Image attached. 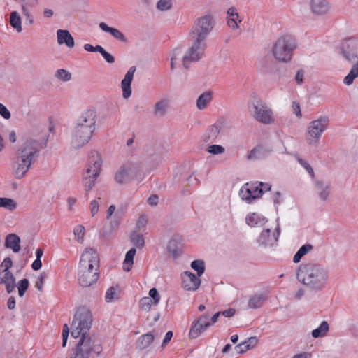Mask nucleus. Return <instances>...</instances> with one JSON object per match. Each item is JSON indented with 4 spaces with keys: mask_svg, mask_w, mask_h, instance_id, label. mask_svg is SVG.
Listing matches in <instances>:
<instances>
[{
    "mask_svg": "<svg viewBox=\"0 0 358 358\" xmlns=\"http://www.w3.org/2000/svg\"><path fill=\"white\" fill-rule=\"evenodd\" d=\"M296 278L310 291L320 292L328 284L329 271L319 264L303 263L296 271Z\"/></svg>",
    "mask_w": 358,
    "mask_h": 358,
    "instance_id": "nucleus-1",
    "label": "nucleus"
},
{
    "mask_svg": "<svg viewBox=\"0 0 358 358\" xmlns=\"http://www.w3.org/2000/svg\"><path fill=\"white\" fill-rule=\"evenodd\" d=\"M39 142L36 139L26 140L17 151L12 162V173L17 179L23 178L39 155Z\"/></svg>",
    "mask_w": 358,
    "mask_h": 358,
    "instance_id": "nucleus-2",
    "label": "nucleus"
},
{
    "mask_svg": "<svg viewBox=\"0 0 358 358\" xmlns=\"http://www.w3.org/2000/svg\"><path fill=\"white\" fill-rule=\"evenodd\" d=\"M92 324V315L86 307H80L76 312L71 324V334L74 338L92 337L90 330Z\"/></svg>",
    "mask_w": 358,
    "mask_h": 358,
    "instance_id": "nucleus-3",
    "label": "nucleus"
},
{
    "mask_svg": "<svg viewBox=\"0 0 358 358\" xmlns=\"http://www.w3.org/2000/svg\"><path fill=\"white\" fill-rule=\"evenodd\" d=\"M250 115L256 121L264 124H271L275 122L273 112L268 105L258 97H254L248 103Z\"/></svg>",
    "mask_w": 358,
    "mask_h": 358,
    "instance_id": "nucleus-4",
    "label": "nucleus"
},
{
    "mask_svg": "<svg viewBox=\"0 0 358 358\" xmlns=\"http://www.w3.org/2000/svg\"><path fill=\"white\" fill-rule=\"evenodd\" d=\"M296 48L294 38L290 35H283L273 43L272 52L278 61L288 62L292 59L293 51Z\"/></svg>",
    "mask_w": 358,
    "mask_h": 358,
    "instance_id": "nucleus-5",
    "label": "nucleus"
},
{
    "mask_svg": "<svg viewBox=\"0 0 358 358\" xmlns=\"http://www.w3.org/2000/svg\"><path fill=\"white\" fill-rule=\"evenodd\" d=\"M101 164L100 155L96 151H92L90 154L88 166L83 178V184L86 192L90 191L94 187L95 180L99 175Z\"/></svg>",
    "mask_w": 358,
    "mask_h": 358,
    "instance_id": "nucleus-6",
    "label": "nucleus"
},
{
    "mask_svg": "<svg viewBox=\"0 0 358 358\" xmlns=\"http://www.w3.org/2000/svg\"><path fill=\"white\" fill-rule=\"evenodd\" d=\"M102 348L93 337H80L73 348L70 358H90L93 353L99 355Z\"/></svg>",
    "mask_w": 358,
    "mask_h": 358,
    "instance_id": "nucleus-7",
    "label": "nucleus"
},
{
    "mask_svg": "<svg viewBox=\"0 0 358 358\" xmlns=\"http://www.w3.org/2000/svg\"><path fill=\"white\" fill-rule=\"evenodd\" d=\"M141 164L138 161H127L116 172L115 180L118 184H125L141 176Z\"/></svg>",
    "mask_w": 358,
    "mask_h": 358,
    "instance_id": "nucleus-8",
    "label": "nucleus"
},
{
    "mask_svg": "<svg viewBox=\"0 0 358 358\" xmlns=\"http://www.w3.org/2000/svg\"><path fill=\"white\" fill-rule=\"evenodd\" d=\"M215 23V19L210 14L197 18L191 31L192 38H197L206 41L208 34L213 29Z\"/></svg>",
    "mask_w": 358,
    "mask_h": 358,
    "instance_id": "nucleus-9",
    "label": "nucleus"
},
{
    "mask_svg": "<svg viewBox=\"0 0 358 358\" xmlns=\"http://www.w3.org/2000/svg\"><path fill=\"white\" fill-rule=\"evenodd\" d=\"M329 120L327 116H321L311 121L306 131V141L310 145H317L322 133L327 129Z\"/></svg>",
    "mask_w": 358,
    "mask_h": 358,
    "instance_id": "nucleus-10",
    "label": "nucleus"
},
{
    "mask_svg": "<svg viewBox=\"0 0 358 358\" xmlns=\"http://www.w3.org/2000/svg\"><path fill=\"white\" fill-rule=\"evenodd\" d=\"M206 48V41L192 38V46L182 57V66L184 68L188 69L190 62H198L202 57Z\"/></svg>",
    "mask_w": 358,
    "mask_h": 358,
    "instance_id": "nucleus-11",
    "label": "nucleus"
},
{
    "mask_svg": "<svg viewBox=\"0 0 358 358\" xmlns=\"http://www.w3.org/2000/svg\"><path fill=\"white\" fill-rule=\"evenodd\" d=\"M340 54L348 62L358 58V39L350 37L344 39L339 47Z\"/></svg>",
    "mask_w": 358,
    "mask_h": 358,
    "instance_id": "nucleus-12",
    "label": "nucleus"
},
{
    "mask_svg": "<svg viewBox=\"0 0 358 358\" xmlns=\"http://www.w3.org/2000/svg\"><path fill=\"white\" fill-rule=\"evenodd\" d=\"M96 122V113L94 110H87L78 118L75 127L94 133Z\"/></svg>",
    "mask_w": 358,
    "mask_h": 358,
    "instance_id": "nucleus-13",
    "label": "nucleus"
},
{
    "mask_svg": "<svg viewBox=\"0 0 358 358\" xmlns=\"http://www.w3.org/2000/svg\"><path fill=\"white\" fill-rule=\"evenodd\" d=\"M78 268L99 269V257L96 251L92 248L86 249L81 255Z\"/></svg>",
    "mask_w": 358,
    "mask_h": 358,
    "instance_id": "nucleus-14",
    "label": "nucleus"
},
{
    "mask_svg": "<svg viewBox=\"0 0 358 358\" xmlns=\"http://www.w3.org/2000/svg\"><path fill=\"white\" fill-rule=\"evenodd\" d=\"M210 326V315L207 313H204L192 322L189 330V336L196 338Z\"/></svg>",
    "mask_w": 358,
    "mask_h": 358,
    "instance_id": "nucleus-15",
    "label": "nucleus"
},
{
    "mask_svg": "<svg viewBox=\"0 0 358 358\" xmlns=\"http://www.w3.org/2000/svg\"><path fill=\"white\" fill-rule=\"evenodd\" d=\"M99 278V269L78 268V280L80 286L87 287L95 283Z\"/></svg>",
    "mask_w": 358,
    "mask_h": 358,
    "instance_id": "nucleus-16",
    "label": "nucleus"
},
{
    "mask_svg": "<svg viewBox=\"0 0 358 358\" xmlns=\"http://www.w3.org/2000/svg\"><path fill=\"white\" fill-rule=\"evenodd\" d=\"M263 194V188H260L258 182L246 183L240 190V196L243 200L250 202L252 200L259 198Z\"/></svg>",
    "mask_w": 358,
    "mask_h": 358,
    "instance_id": "nucleus-17",
    "label": "nucleus"
},
{
    "mask_svg": "<svg viewBox=\"0 0 358 358\" xmlns=\"http://www.w3.org/2000/svg\"><path fill=\"white\" fill-rule=\"evenodd\" d=\"M93 133L73 128L71 136V145L75 149H79L87 145L92 138Z\"/></svg>",
    "mask_w": 358,
    "mask_h": 358,
    "instance_id": "nucleus-18",
    "label": "nucleus"
},
{
    "mask_svg": "<svg viewBox=\"0 0 358 358\" xmlns=\"http://www.w3.org/2000/svg\"><path fill=\"white\" fill-rule=\"evenodd\" d=\"M270 228H266L262 230L257 239V243L261 245L271 246L276 243L280 235V227L278 225L275 231L271 234Z\"/></svg>",
    "mask_w": 358,
    "mask_h": 358,
    "instance_id": "nucleus-19",
    "label": "nucleus"
},
{
    "mask_svg": "<svg viewBox=\"0 0 358 358\" xmlns=\"http://www.w3.org/2000/svg\"><path fill=\"white\" fill-rule=\"evenodd\" d=\"M314 183L315 193L318 198L323 202L327 201L331 194V183L322 180H316Z\"/></svg>",
    "mask_w": 358,
    "mask_h": 358,
    "instance_id": "nucleus-20",
    "label": "nucleus"
},
{
    "mask_svg": "<svg viewBox=\"0 0 358 358\" xmlns=\"http://www.w3.org/2000/svg\"><path fill=\"white\" fill-rule=\"evenodd\" d=\"M182 280V287L188 291H196L201 285V280L190 271H185Z\"/></svg>",
    "mask_w": 358,
    "mask_h": 358,
    "instance_id": "nucleus-21",
    "label": "nucleus"
},
{
    "mask_svg": "<svg viewBox=\"0 0 358 358\" xmlns=\"http://www.w3.org/2000/svg\"><path fill=\"white\" fill-rule=\"evenodd\" d=\"M136 71V67L131 66L128 70L124 76V79L121 82V87L122 90V96L124 99H128L131 94V84L134 78V74Z\"/></svg>",
    "mask_w": 358,
    "mask_h": 358,
    "instance_id": "nucleus-22",
    "label": "nucleus"
},
{
    "mask_svg": "<svg viewBox=\"0 0 358 358\" xmlns=\"http://www.w3.org/2000/svg\"><path fill=\"white\" fill-rule=\"evenodd\" d=\"M310 9L314 15H322L328 13L329 3L326 0H310Z\"/></svg>",
    "mask_w": 358,
    "mask_h": 358,
    "instance_id": "nucleus-23",
    "label": "nucleus"
},
{
    "mask_svg": "<svg viewBox=\"0 0 358 358\" xmlns=\"http://www.w3.org/2000/svg\"><path fill=\"white\" fill-rule=\"evenodd\" d=\"M5 285L6 291L10 294L16 287L15 278L10 271H1L0 268V285Z\"/></svg>",
    "mask_w": 358,
    "mask_h": 358,
    "instance_id": "nucleus-24",
    "label": "nucleus"
},
{
    "mask_svg": "<svg viewBox=\"0 0 358 358\" xmlns=\"http://www.w3.org/2000/svg\"><path fill=\"white\" fill-rule=\"evenodd\" d=\"M57 41L59 45L65 44L69 48L75 46V41L72 35L66 29H58L57 31Z\"/></svg>",
    "mask_w": 358,
    "mask_h": 358,
    "instance_id": "nucleus-25",
    "label": "nucleus"
},
{
    "mask_svg": "<svg viewBox=\"0 0 358 358\" xmlns=\"http://www.w3.org/2000/svg\"><path fill=\"white\" fill-rule=\"evenodd\" d=\"M222 129V124L220 122H217L211 125L203 135V141L205 142L216 141L219 134L221 133Z\"/></svg>",
    "mask_w": 358,
    "mask_h": 358,
    "instance_id": "nucleus-26",
    "label": "nucleus"
},
{
    "mask_svg": "<svg viewBox=\"0 0 358 358\" xmlns=\"http://www.w3.org/2000/svg\"><path fill=\"white\" fill-rule=\"evenodd\" d=\"M170 106V99L162 98L157 101L154 106V115L157 117H162L166 115Z\"/></svg>",
    "mask_w": 358,
    "mask_h": 358,
    "instance_id": "nucleus-27",
    "label": "nucleus"
},
{
    "mask_svg": "<svg viewBox=\"0 0 358 358\" xmlns=\"http://www.w3.org/2000/svg\"><path fill=\"white\" fill-rule=\"evenodd\" d=\"M20 238L15 234H9L6 236L5 239V247L11 249L13 252H18L20 251Z\"/></svg>",
    "mask_w": 358,
    "mask_h": 358,
    "instance_id": "nucleus-28",
    "label": "nucleus"
},
{
    "mask_svg": "<svg viewBox=\"0 0 358 358\" xmlns=\"http://www.w3.org/2000/svg\"><path fill=\"white\" fill-rule=\"evenodd\" d=\"M227 24L232 29H238L239 26L238 24L241 22L237 10L234 7H231L227 10Z\"/></svg>",
    "mask_w": 358,
    "mask_h": 358,
    "instance_id": "nucleus-29",
    "label": "nucleus"
},
{
    "mask_svg": "<svg viewBox=\"0 0 358 358\" xmlns=\"http://www.w3.org/2000/svg\"><path fill=\"white\" fill-rule=\"evenodd\" d=\"M267 220L266 218L258 213H250L246 217L247 224L252 227H263L266 223Z\"/></svg>",
    "mask_w": 358,
    "mask_h": 358,
    "instance_id": "nucleus-30",
    "label": "nucleus"
},
{
    "mask_svg": "<svg viewBox=\"0 0 358 358\" xmlns=\"http://www.w3.org/2000/svg\"><path fill=\"white\" fill-rule=\"evenodd\" d=\"M99 28L105 32L110 33L115 39L123 42L126 41L124 35L119 29L110 27L105 22H101L99 24Z\"/></svg>",
    "mask_w": 358,
    "mask_h": 358,
    "instance_id": "nucleus-31",
    "label": "nucleus"
},
{
    "mask_svg": "<svg viewBox=\"0 0 358 358\" xmlns=\"http://www.w3.org/2000/svg\"><path fill=\"white\" fill-rule=\"evenodd\" d=\"M213 94L211 92L208 91L201 94L196 101V107L199 110L205 109L210 102L212 101Z\"/></svg>",
    "mask_w": 358,
    "mask_h": 358,
    "instance_id": "nucleus-32",
    "label": "nucleus"
},
{
    "mask_svg": "<svg viewBox=\"0 0 358 358\" xmlns=\"http://www.w3.org/2000/svg\"><path fill=\"white\" fill-rule=\"evenodd\" d=\"M136 250L134 248H131L127 253L123 263V269L128 272L129 271L134 264V257L136 255Z\"/></svg>",
    "mask_w": 358,
    "mask_h": 358,
    "instance_id": "nucleus-33",
    "label": "nucleus"
},
{
    "mask_svg": "<svg viewBox=\"0 0 358 358\" xmlns=\"http://www.w3.org/2000/svg\"><path fill=\"white\" fill-rule=\"evenodd\" d=\"M185 55L183 50L180 48H175L171 56V69L173 70L177 66L179 61H182V57Z\"/></svg>",
    "mask_w": 358,
    "mask_h": 358,
    "instance_id": "nucleus-34",
    "label": "nucleus"
},
{
    "mask_svg": "<svg viewBox=\"0 0 358 358\" xmlns=\"http://www.w3.org/2000/svg\"><path fill=\"white\" fill-rule=\"evenodd\" d=\"M329 326L327 321H323L320 327L312 331L311 335L314 338L324 337L329 331Z\"/></svg>",
    "mask_w": 358,
    "mask_h": 358,
    "instance_id": "nucleus-35",
    "label": "nucleus"
},
{
    "mask_svg": "<svg viewBox=\"0 0 358 358\" xmlns=\"http://www.w3.org/2000/svg\"><path fill=\"white\" fill-rule=\"evenodd\" d=\"M10 24L11 27L16 29L17 32H21L22 21L20 14L17 11H13L10 15Z\"/></svg>",
    "mask_w": 358,
    "mask_h": 358,
    "instance_id": "nucleus-36",
    "label": "nucleus"
},
{
    "mask_svg": "<svg viewBox=\"0 0 358 358\" xmlns=\"http://www.w3.org/2000/svg\"><path fill=\"white\" fill-rule=\"evenodd\" d=\"M313 247L310 244H305L302 245L299 250L296 252L293 257V262L294 263H299L301 258L308 254L310 251L313 250Z\"/></svg>",
    "mask_w": 358,
    "mask_h": 358,
    "instance_id": "nucleus-37",
    "label": "nucleus"
},
{
    "mask_svg": "<svg viewBox=\"0 0 358 358\" xmlns=\"http://www.w3.org/2000/svg\"><path fill=\"white\" fill-rule=\"evenodd\" d=\"M264 297L262 294L251 296L248 301V306L252 309L259 308L262 306Z\"/></svg>",
    "mask_w": 358,
    "mask_h": 358,
    "instance_id": "nucleus-38",
    "label": "nucleus"
},
{
    "mask_svg": "<svg viewBox=\"0 0 358 358\" xmlns=\"http://www.w3.org/2000/svg\"><path fill=\"white\" fill-rule=\"evenodd\" d=\"M154 335L152 332H149L142 335L138 338L139 347L141 349H145L149 347L151 343L154 341Z\"/></svg>",
    "mask_w": 358,
    "mask_h": 358,
    "instance_id": "nucleus-39",
    "label": "nucleus"
},
{
    "mask_svg": "<svg viewBox=\"0 0 358 358\" xmlns=\"http://www.w3.org/2000/svg\"><path fill=\"white\" fill-rule=\"evenodd\" d=\"M120 289L117 286L111 287L107 289L105 299L107 303H110L119 299Z\"/></svg>",
    "mask_w": 358,
    "mask_h": 358,
    "instance_id": "nucleus-40",
    "label": "nucleus"
},
{
    "mask_svg": "<svg viewBox=\"0 0 358 358\" xmlns=\"http://www.w3.org/2000/svg\"><path fill=\"white\" fill-rule=\"evenodd\" d=\"M357 78H358V65L354 64L349 73L344 78L343 83L346 85H350Z\"/></svg>",
    "mask_w": 358,
    "mask_h": 358,
    "instance_id": "nucleus-41",
    "label": "nucleus"
},
{
    "mask_svg": "<svg viewBox=\"0 0 358 358\" xmlns=\"http://www.w3.org/2000/svg\"><path fill=\"white\" fill-rule=\"evenodd\" d=\"M17 203L13 199L0 197V207L9 210H14L17 208Z\"/></svg>",
    "mask_w": 358,
    "mask_h": 358,
    "instance_id": "nucleus-42",
    "label": "nucleus"
},
{
    "mask_svg": "<svg viewBox=\"0 0 358 358\" xmlns=\"http://www.w3.org/2000/svg\"><path fill=\"white\" fill-rule=\"evenodd\" d=\"M130 239L131 243L138 248L144 246L145 241L143 235L136 231L131 233Z\"/></svg>",
    "mask_w": 358,
    "mask_h": 358,
    "instance_id": "nucleus-43",
    "label": "nucleus"
},
{
    "mask_svg": "<svg viewBox=\"0 0 358 358\" xmlns=\"http://www.w3.org/2000/svg\"><path fill=\"white\" fill-rule=\"evenodd\" d=\"M167 249L169 252L175 258L178 257L181 254V249L178 247L176 241L174 240H171L169 242Z\"/></svg>",
    "mask_w": 358,
    "mask_h": 358,
    "instance_id": "nucleus-44",
    "label": "nucleus"
},
{
    "mask_svg": "<svg viewBox=\"0 0 358 358\" xmlns=\"http://www.w3.org/2000/svg\"><path fill=\"white\" fill-rule=\"evenodd\" d=\"M191 267L197 272L198 276H201L204 273V262L202 260L193 261L191 264Z\"/></svg>",
    "mask_w": 358,
    "mask_h": 358,
    "instance_id": "nucleus-45",
    "label": "nucleus"
},
{
    "mask_svg": "<svg viewBox=\"0 0 358 358\" xmlns=\"http://www.w3.org/2000/svg\"><path fill=\"white\" fill-rule=\"evenodd\" d=\"M45 131V127L41 124H36L34 125L29 130V135L34 136V137H38L41 135H43Z\"/></svg>",
    "mask_w": 358,
    "mask_h": 358,
    "instance_id": "nucleus-46",
    "label": "nucleus"
},
{
    "mask_svg": "<svg viewBox=\"0 0 358 358\" xmlns=\"http://www.w3.org/2000/svg\"><path fill=\"white\" fill-rule=\"evenodd\" d=\"M154 304L152 299L148 296L142 298L140 300L139 306L140 308L145 311H150L152 305Z\"/></svg>",
    "mask_w": 358,
    "mask_h": 358,
    "instance_id": "nucleus-47",
    "label": "nucleus"
},
{
    "mask_svg": "<svg viewBox=\"0 0 358 358\" xmlns=\"http://www.w3.org/2000/svg\"><path fill=\"white\" fill-rule=\"evenodd\" d=\"M264 150L262 148H253L248 155V159H259L264 155Z\"/></svg>",
    "mask_w": 358,
    "mask_h": 358,
    "instance_id": "nucleus-48",
    "label": "nucleus"
},
{
    "mask_svg": "<svg viewBox=\"0 0 358 358\" xmlns=\"http://www.w3.org/2000/svg\"><path fill=\"white\" fill-rule=\"evenodd\" d=\"M172 0H159L157 3V8L161 11H166L172 7Z\"/></svg>",
    "mask_w": 358,
    "mask_h": 358,
    "instance_id": "nucleus-49",
    "label": "nucleus"
},
{
    "mask_svg": "<svg viewBox=\"0 0 358 358\" xmlns=\"http://www.w3.org/2000/svg\"><path fill=\"white\" fill-rule=\"evenodd\" d=\"M29 285V280L27 278L22 279L18 283V294L20 297H22Z\"/></svg>",
    "mask_w": 358,
    "mask_h": 358,
    "instance_id": "nucleus-50",
    "label": "nucleus"
},
{
    "mask_svg": "<svg viewBox=\"0 0 358 358\" xmlns=\"http://www.w3.org/2000/svg\"><path fill=\"white\" fill-rule=\"evenodd\" d=\"M206 150L212 155H222L225 152L224 148L220 145H211Z\"/></svg>",
    "mask_w": 358,
    "mask_h": 358,
    "instance_id": "nucleus-51",
    "label": "nucleus"
},
{
    "mask_svg": "<svg viewBox=\"0 0 358 358\" xmlns=\"http://www.w3.org/2000/svg\"><path fill=\"white\" fill-rule=\"evenodd\" d=\"M55 76L63 81H69L71 78V73L63 69L57 70Z\"/></svg>",
    "mask_w": 358,
    "mask_h": 358,
    "instance_id": "nucleus-52",
    "label": "nucleus"
},
{
    "mask_svg": "<svg viewBox=\"0 0 358 358\" xmlns=\"http://www.w3.org/2000/svg\"><path fill=\"white\" fill-rule=\"evenodd\" d=\"M296 159L298 162L307 171V172L310 174L312 178H315V173L311 167V166L305 160L303 159L296 157Z\"/></svg>",
    "mask_w": 358,
    "mask_h": 358,
    "instance_id": "nucleus-53",
    "label": "nucleus"
},
{
    "mask_svg": "<svg viewBox=\"0 0 358 358\" xmlns=\"http://www.w3.org/2000/svg\"><path fill=\"white\" fill-rule=\"evenodd\" d=\"M85 227L82 225H78L75 227L73 233L78 242H82L85 235Z\"/></svg>",
    "mask_w": 358,
    "mask_h": 358,
    "instance_id": "nucleus-54",
    "label": "nucleus"
},
{
    "mask_svg": "<svg viewBox=\"0 0 358 358\" xmlns=\"http://www.w3.org/2000/svg\"><path fill=\"white\" fill-rule=\"evenodd\" d=\"M46 278H47V274L45 272H43L42 273L40 274V275L38 276V278L36 282L35 287L40 292L43 291V284H44V282H45Z\"/></svg>",
    "mask_w": 358,
    "mask_h": 358,
    "instance_id": "nucleus-55",
    "label": "nucleus"
},
{
    "mask_svg": "<svg viewBox=\"0 0 358 358\" xmlns=\"http://www.w3.org/2000/svg\"><path fill=\"white\" fill-rule=\"evenodd\" d=\"M149 297L152 299L155 305H157L160 300V295L156 288L153 287L149 291Z\"/></svg>",
    "mask_w": 358,
    "mask_h": 358,
    "instance_id": "nucleus-56",
    "label": "nucleus"
},
{
    "mask_svg": "<svg viewBox=\"0 0 358 358\" xmlns=\"http://www.w3.org/2000/svg\"><path fill=\"white\" fill-rule=\"evenodd\" d=\"M13 266V262L10 257H6L2 262L0 268H1V271H10L9 268H10Z\"/></svg>",
    "mask_w": 358,
    "mask_h": 358,
    "instance_id": "nucleus-57",
    "label": "nucleus"
},
{
    "mask_svg": "<svg viewBox=\"0 0 358 358\" xmlns=\"http://www.w3.org/2000/svg\"><path fill=\"white\" fill-rule=\"evenodd\" d=\"M99 53L103 56V57L108 63L113 64L115 62V57L111 54L106 52L103 47L101 48Z\"/></svg>",
    "mask_w": 358,
    "mask_h": 358,
    "instance_id": "nucleus-58",
    "label": "nucleus"
},
{
    "mask_svg": "<svg viewBox=\"0 0 358 358\" xmlns=\"http://www.w3.org/2000/svg\"><path fill=\"white\" fill-rule=\"evenodd\" d=\"M0 115L6 120H9L11 117L8 109L1 103H0Z\"/></svg>",
    "mask_w": 358,
    "mask_h": 358,
    "instance_id": "nucleus-59",
    "label": "nucleus"
},
{
    "mask_svg": "<svg viewBox=\"0 0 358 358\" xmlns=\"http://www.w3.org/2000/svg\"><path fill=\"white\" fill-rule=\"evenodd\" d=\"M101 48H102V46H101L99 45H97L96 46H93L92 45L89 44V43H86L84 45L85 50L87 51V52H99L100 50H101Z\"/></svg>",
    "mask_w": 358,
    "mask_h": 358,
    "instance_id": "nucleus-60",
    "label": "nucleus"
},
{
    "mask_svg": "<svg viewBox=\"0 0 358 358\" xmlns=\"http://www.w3.org/2000/svg\"><path fill=\"white\" fill-rule=\"evenodd\" d=\"M235 349L238 354H243L248 350V345H246V343L243 342L237 345Z\"/></svg>",
    "mask_w": 358,
    "mask_h": 358,
    "instance_id": "nucleus-61",
    "label": "nucleus"
},
{
    "mask_svg": "<svg viewBox=\"0 0 358 358\" xmlns=\"http://www.w3.org/2000/svg\"><path fill=\"white\" fill-rule=\"evenodd\" d=\"M146 224H147L146 217L145 215H141V216H140V217L138 218V220L137 221L136 227L138 229H142L145 227Z\"/></svg>",
    "mask_w": 358,
    "mask_h": 358,
    "instance_id": "nucleus-62",
    "label": "nucleus"
},
{
    "mask_svg": "<svg viewBox=\"0 0 358 358\" xmlns=\"http://www.w3.org/2000/svg\"><path fill=\"white\" fill-rule=\"evenodd\" d=\"M99 203L96 200H93L90 203L91 213L94 216L99 212Z\"/></svg>",
    "mask_w": 358,
    "mask_h": 358,
    "instance_id": "nucleus-63",
    "label": "nucleus"
},
{
    "mask_svg": "<svg viewBox=\"0 0 358 358\" xmlns=\"http://www.w3.org/2000/svg\"><path fill=\"white\" fill-rule=\"evenodd\" d=\"M304 73L305 72L303 69H300L296 72L295 80L298 85H301L303 83Z\"/></svg>",
    "mask_w": 358,
    "mask_h": 358,
    "instance_id": "nucleus-64",
    "label": "nucleus"
}]
</instances>
